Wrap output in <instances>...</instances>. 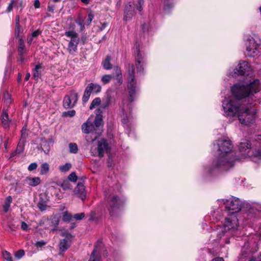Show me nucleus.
Masks as SVG:
<instances>
[{"label": "nucleus", "instance_id": "nucleus-31", "mask_svg": "<svg viewBox=\"0 0 261 261\" xmlns=\"http://www.w3.org/2000/svg\"><path fill=\"white\" fill-rule=\"evenodd\" d=\"M4 100L5 104L8 107L12 102L11 95L8 92H6L4 94Z\"/></svg>", "mask_w": 261, "mask_h": 261}, {"label": "nucleus", "instance_id": "nucleus-32", "mask_svg": "<svg viewBox=\"0 0 261 261\" xmlns=\"http://www.w3.org/2000/svg\"><path fill=\"white\" fill-rule=\"evenodd\" d=\"M24 48H25V45H24L23 41L22 40H20V43H19V46L18 48V51L19 55L20 56H22V55L24 54V53H25ZM21 60H22V57H21Z\"/></svg>", "mask_w": 261, "mask_h": 261}, {"label": "nucleus", "instance_id": "nucleus-21", "mask_svg": "<svg viewBox=\"0 0 261 261\" xmlns=\"http://www.w3.org/2000/svg\"><path fill=\"white\" fill-rule=\"evenodd\" d=\"M24 142L20 141L17 146L16 149L11 153L10 158H12L17 154H20L24 150Z\"/></svg>", "mask_w": 261, "mask_h": 261}, {"label": "nucleus", "instance_id": "nucleus-13", "mask_svg": "<svg viewBox=\"0 0 261 261\" xmlns=\"http://www.w3.org/2000/svg\"><path fill=\"white\" fill-rule=\"evenodd\" d=\"M123 107L122 108V123L123 124H127L130 121L132 116L130 114H127V112H129L130 109V105L128 103L127 100H124L123 101Z\"/></svg>", "mask_w": 261, "mask_h": 261}, {"label": "nucleus", "instance_id": "nucleus-22", "mask_svg": "<svg viewBox=\"0 0 261 261\" xmlns=\"http://www.w3.org/2000/svg\"><path fill=\"white\" fill-rule=\"evenodd\" d=\"M25 182L30 186H36L40 184V179L38 177H35L33 178L27 177L25 179Z\"/></svg>", "mask_w": 261, "mask_h": 261}, {"label": "nucleus", "instance_id": "nucleus-34", "mask_svg": "<svg viewBox=\"0 0 261 261\" xmlns=\"http://www.w3.org/2000/svg\"><path fill=\"white\" fill-rule=\"evenodd\" d=\"M101 99L99 97L95 98L91 102L90 106V109L92 110L94 109L96 107L99 106L100 104Z\"/></svg>", "mask_w": 261, "mask_h": 261}, {"label": "nucleus", "instance_id": "nucleus-16", "mask_svg": "<svg viewBox=\"0 0 261 261\" xmlns=\"http://www.w3.org/2000/svg\"><path fill=\"white\" fill-rule=\"evenodd\" d=\"M251 149V144L250 142L244 139L239 145V149L241 152H243L245 156L249 155V153Z\"/></svg>", "mask_w": 261, "mask_h": 261}, {"label": "nucleus", "instance_id": "nucleus-40", "mask_svg": "<svg viewBox=\"0 0 261 261\" xmlns=\"http://www.w3.org/2000/svg\"><path fill=\"white\" fill-rule=\"evenodd\" d=\"M16 30H15V35L17 37H19L20 33L21 32V28L19 25V16H17V19L16 20Z\"/></svg>", "mask_w": 261, "mask_h": 261}, {"label": "nucleus", "instance_id": "nucleus-11", "mask_svg": "<svg viewBox=\"0 0 261 261\" xmlns=\"http://www.w3.org/2000/svg\"><path fill=\"white\" fill-rule=\"evenodd\" d=\"M252 69L249 63L246 61L240 62L238 67L234 70V73L236 75H246L251 74Z\"/></svg>", "mask_w": 261, "mask_h": 261}, {"label": "nucleus", "instance_id": "nucleus-45", "mask_svg": "<svg viewBox=\"0 0 261 261\" xmlns=\"http://www.w3.org/2000/svg\"><path fill=\"white\" fill-rule=\"evenodd\" d=\"M4 142V145L5 149H7V146L8 143V138L5 137L4 140H3V137L2 136H0V147L3 145V143Z\"/></svg>", "mask_w": 261, "mask_h": 261}, {"label": "nucleus", "instance_id": "nucleus-10", "mask_svg": "<svg viewBox=\"0 0 261 261\" xmlns=\"http://www.w3.org/2000/svg\"><path fill=\"white\" fill-rule=\"evenodd\" d=\"M108 208L111 216H114L119 209L121 201L115 195H110L108 197Z\"/></svg>", "mask_w": 261, "mask_h": 261}, {"label": "nucleus", "instance_id": "nucleus-54", "mask_svg": "<svg viewBox=\"0 0 261 261\" xmlns=\"http://www.w3.org/2000/svg\"><path fill=\"white\" fill-rule=\"evenodd\" d=\"M26 131H27L26 129H22V130H21V139H20V141L24 142L25 138H26L27 136Z\"/></svg>", "mask_w": 261, "mask_h": 261}, {"label": "nucleus", "instance_id": "nucleus-7", "mask_svg": "<svg viewBox=\"0 0 261 261\" xmlns=\"http://www.w3.org/2000/svg\"><path fill=\"white\" fill-rule=\"evenodd\" d=\"M127 72V86L129 96V101L132 102L134 100L136 88V81L135 78V67L134 65H129Z\"/></svg>", "mask_w": 261, "mask_h": 261}, {"label": "nucleus", "instance_id": "nucleus-58", "mask_svg": "<svg viewBox=\"0 0 261 261\" xmlns=\"http://www.w3.org/2000/svg\"><path fill=\"white\" fill-rule=\"evenodd\" d=\"M37 167V164L36 163H31L28 167V170L29 171H33L36 169Z\"/></svg>", "mask_w": 261, "mask_h": 261}, {"label": "nucleus", "instance_id": "nucleus-62", "mask_svg": "<svg viewBox=\"0 0 261 261\" xmlns=\"http://www.w3.org/2000/svg\"><path fill=\"white\" fill-rule=\"evenodd\" d=\"M117 80V82L116 84L118 85H120L122 83V76H119L115 78Z\"/></svg>", "mask_w": 261, "mask_h": 261}, {"label": "nucleus", "instance_id": "nucleus-43", "mask_svg": "<svg viewBox=\"0 0 261 261\" xmlns=\"http://www.w3.org/2000/svg\"><path fill=\"white\" fill-rule=\"evenodd\" d=\"M61 187L64 190H66L68 189H70L71 188V186L68 180L64 181L61 185Z\"/></svg>", "mask_w": 261, "mask_h": 261}, {"label": "nucleus", "instance_id": "nucleus-37", "mask_svg": "<svg viewBox=\"0 0 261 261\" xmlns=\"http://www.w3.org/2000/svg\"><path fill=\"white\" fill-rule=\"evenodd\" d=\"M2 255L3 258L7 261H13L12 257L10 252L6 250L3 251Z\"/></svg>", "mask_w": 261, "mask_h": 261}, {"label": "nucleus", "instance_id": "nucleus-52", "mask_svg": "<svg viewBox=\"0 0 261 261\" xmlns=\"http://www.w3.org/2000/svg\"><path fill=\"white\" fill-rule=\"evenodd\" d=\"M114 71H115V75H114V77H117L118 76H122V73H121V71L120 70V69L118 67H116L115 68H114Z\"/></svg>", "mask_w": 261, "mask_h": 261}, {"label": "nucleus", "instance_id": "nucleus-23", "mask_svg": "<svg viewBox=\"0 0 261 261\" xmlns=\"http://www.w3.org/2000/svg\"><path fill=\"white\" fill-rule=\"evenodd\" d=\"M70 244L69 241L66 239H63L60 240L59 244L60 250L61 252H64L69 247Z\"/></svg>", "mask_w": 261, "mask_h": 261}, {"label": "nucleus", "instance_id": "nucleus-28", "mask_svg": "<svg viewBox=\"0 0 261 261\" xmlns=\"http://www.w3.org/2000/svg\"><path fill=\"white\" fill-rule=\"evenodd\" d=\"M12 198L10 196H8L6 198V201L5 202V204L3 205L4 212L5 213L8 212V211L10 207V204L12 203Z\"/></svg>", "mask_w": 261, "mask_h": 261}, {"label": "nucleus", "instance_id": "nucleus-9", "mask_svg": "<svg viewBox=\"0 0 261 261\" xmlns=\"http://www.w3.org/2000/svg\"><path fill=\"white\" fill-rule=\"evenodd\" d=\"M254 251L250 249L249 243H245L242 249V253L240 255L239 261H261V255L257 257L252 256Z\"/></svg>", "mask_w": 261, "mask_h": 261}, {"label": "nucleus", "instance_id": "nucleus-3", "mask_svg": "<svg viewBox=\"0 0 261 261\" xmlns=\"http://www.w3.org/2000/svg\"><path fill=\"white\" fill-rule=\"evenodd\" d=\"M214 146L219 152L213 161L212 168H208L207 171L210 173L215 170L227 171L232 168L238 159L232 151L233 146L231 141L223 138L218 140L216 143H214Z\"/></svg>", "mask_w": 261, "mask_h": 261}, {"label": "nucleus", "instance_id": "nucleus-30", "mask_svg": "<svg viewBox=\"0 0 261 261\" xmlns=\"http://www.w3.org/2000/svg\"><path fill=\"white\" fill-rule=\"evenodd\" d=\"M111 58L108 56L103 62V67L106 70H109L112 68V65L110 63Z\"/></svg>", "mask_w": 261, "mask_h": 261}, {"label": "nucleus", "instance_id": "nucleus-2", "mask_svg": "<svg viewBox=\"0 0 261 261\" xmlns=\"http://www.w3.org/2000/svg\"><path fill=\"white\" fill-rule=\"evenodd\" d=\"M218 203L225 205V209L223 212L224 218H222V228L219 231L222 234H219L221 238L225 233H229L233 236L237 235L239 231V225L237 218V213L239 212L242 206V201L238 198L231 197L229 199L218 200Z\"/></svg>", "mask_w": 261, "mask_h": 261}, {"label": "nucleus", "instance_id": "nucleus-57", "mask_svg": "<svg viewBox=\"0 0 261 261\" xmlns=\"http://www.w3.org/2000/svg\"><path fill=\"white\" fill-rule=\"evenodd\" d=\"M143 4V0H138V5L136 6V8L139 11L142 10V5Z\"/></svg>", "mask_w": 261, "mask_h": 261}, {"label": "nucleus", "instance_id": "nucleus-24", "mask_svg": "<svg viewBox=\"0 0 261 261\" xmlns=\"http://www.w3.org/2000/svg\"><path fill=\"white\" fill-rule=\"evenodd\" d=\"M91 127V122L88 119L86 122L84 123L82 125V132L85 134H89L91 132L92 129H90Z\"/></svg>", "mask_w": 261, "mask_h": 261}, {"label": "nucleus", "instance_id": "nucleus-64", "mask_svg": "<svg viewBox=\"0 0 261 261\" xmlns=\"http://www.w3.org/2000/svg\"><path fill=\"white\" fill-rule=\"evenodd\" d=\"M47 10L49 12H54V6H51L49 4L47 7Z\"/></svg>", "mask_w": 261, "mask_h": 261}, {"label": "nucleus", "instance_id": "nucleus-17", "mask_svg": "<svg viewBox=\"0 0 261 261\" xmlns=\"http://www.w3.org/2000/svg\"><path fill=\"white\" fill-rule=\"evenodd\" d=\"M74 194L82 200L86 198V194L85 191V187L82 183H78L74 190Z\"/></svg>", "mask_w": 261, "mask_h": 261}, {"label": "nucleus", "instance_id": "nucleus-25", "mask_svg": "<svg viewBox=\"0 0 261 261\" xmlns=\"http://www.w3.org/2000/svg\"><path fill=\"white\" fill-rule=\"evenodd\" d=\"M87 87H90V90L91 92L97 93L100 92L101 90V86L97 84L90 83Z\"/></svg>", "mask_w": 261, "mask_h": 261}, {"label": "nucleus", "instance_id": "nucleus-63", "mask_svg": "<svg viewBox=\"0 0 261 261\" xmlns=\"http://www.w3.org/2000/svg\"><path fill=\"white\" fill-rule=\"evenodd\" d=\"M40 3L39 0H35L34 6L35 8H39L40 7Z\"/></svg>", "mask_w": 261, "mask_h": 261}, {"label": "nucleus", "instance_id": "nucleus-26", "mask_svg": "<svg viewBox=\"0 0 261 261\" xmlns=\"http://www.w3.org/2000/svg\"><path fill=\"white\" fill-rule=\"evenodd\" d=\"M59 223V218L58 217H54L49 221V225L53 227L51 231H55L57 230V227Z\"/></svg>", "mask_w": 261, "mask_h": 261}, {"label": "nucleus", "instance_id": "nucleus-44", "mask_svg": "<svg viewBox=\"0 0 261 261\" xmlns=\"http://www.w3.org/2000/svg\"><path fill=\"white\" fill-rule=\"evenodd\" d=\"M7 226L9 228L8 231H15L17 228V226L15 224L13 223L10 221L8 222Z\"/></svg>", "mask_w": 261, "mask_h": 261}, {"label": "nucleus", "instance_id": "nucleus-42", "mask_svg": "<svg viewBox=\"0 0 261 261\" xmlns=\"http://www.w3.org/2000/svg\"><path fill=\"white\" fill-rule=\"evenodd\" d=\"M24 251L22 249H20L15 252V257L17 259H20L24 255Z\"/></svg>", "mask_w": 261, "mask_h": 261}, {"label": "nucleus", "instance_id": "nucleus-14", "mask_svg": "<svg viewBox=\"0 0 261 261\" xmlns=\"http://www.w3.org/2000/svg\"><path fill=\"white\" fill-rule=\"evenodd\" d=\"M135 5L133 2H129L126 5L124 9V20L127 21L130 20L134 15Z\"/></svg>", "mask_w": 261, "mask_h": 261}, {"label": "nucleus", "instance_id": "nucleus-20", "mask_svg": "<svg viewBox=\"0 0 261 261\" xmlns=\"http://www.w3.org/2000/svg\"><path fill=\"white\" fill-rule=\"evenodd\" d=\"M89 261H101V257L97 246L93 249Z\"/></svg>", "mask_w": 261, "mask_h": 261}, {"label": "nucleus", "instance_id": "nucleus-27", "mask_svg": "<svg viewBox=\"0 0 261 261\" xmlns=\"http://www.w3.org/2000/svg\"><path fill=\"white\" fill-rule=\"evenodd\" d=\"M91 92H92L90 90V87L87 86L84 91V93L82 97V100L83 102L85 103L88 101Z\"/></svg>", "mask_w": 261, "mask_h": 261}, {"label": "nucleus", "instance_id": "nucleus-8", "mask_svg": "<svg viewBox=\"0 0 261 261\" xmlns=\"http://www.w3.org/2000/svg\"><path fill=\"white\" fill-rule=\"evenodd\" d=\"M65 35L68 38V39H67L69 42L67 50L70 54H73L77 51V45L80 42L78 34L72 30L66 31Z\"/></svg>", "mask_w": 261, "mask_h": 261}, {"label": "nucleus", "instance_id": "nucleus-61", "mask_svg": "<svg viewBox=\"0 0 261 261\" xmlns=\"http://www.w3.org/2000/svg\"><path fill=\"white\" fill-rule=\"evenodd\" d=\"M41 32L39 30H37L34 32H33L31 34V35L34 37H38L40 34Z\"/></svg>", "mask_w": 261, "mask_h": 261}, {"label": "nucleus", "instance_id": "nucleus-56", "mask_svg": "<svg viewBox=\"0 0 261 261\" xmlns=\"http://www.w3.org/2000/svg\"><path fill=\"white\" fill-rule=\"evenodd\" d=\"M46 244V243L45 241H44L43 240H41V241H37L35 243V246L37 247H42L43 246L45 245Z\"/></svg>", "mask_w": 261, "mask_h": 261}, {"label": "nucleus", "instance_id": "nucleus-36", "mask_svg": "<svg viewBox=\"0 0 261 261\" xmlns=\"http://www.w3.org/2000/svg\"><path fill=\"white\" fill-rule=\"evenodd\" d=\"M69 151L71 153H76L78 151V147L76 143H70L69 144Z\"/></svg>", "mask_w": 261, "mask_h": 261}, {"label": "nucleus", "instance_id": "nucleus-41", "mask_svg": "<svg viewBox=\"0 0 261 261\" xmlns=\"http://www.w3.org/2000/svg\"><path fill=\"white\" fill-rule=\"evenodd\" d=\"M72 215L68 212H64L63 215L62 219L65 222H69L72 219Z\"/></svg>", "mask_w": 261, "mask_h": 261}, {"label": "nucleus", "instance_id": "nucleus-49", "mask_svg": "<svg viewBox=\"0 0 261 261\" xmlns=\"http://www.w3.org/2000/svg\"><path fill=\"white\" fill-rule=\"evenodd\" d=\"M256 158L261 159V150L256 151L253 154V160L254 162H256L255 160Z\"/></svg>", "mask_w": 261, "mask_h": 261}, {"label": "nucleus", "instance_id": "nucleus-18", "mask_svg": "<svg viewBox=\"0 0 261 261\" xmlns=\"http://www.w3.org/2000/svg\"><path fill=\"white\" fill-rule=\"evenodd\" d=\"M101 112L100 109H97L96 110V117L94 120V124L95 127L100 132V127L102 125V116L100 115V113Z\"/></svg>", "mask_w": 261, "mask_h": 261}, {"label": "nucleus", "instance_id": "nucleus-6", "mask_svg": "<svg viewBox=\"0 0 261 261\" xmlns=\"http://www.w3.org/2000/svg\"><path fill=\"white\" fill-rule=\"evenodd\" d=\"M245 44L247 56L255 57L260 53V41L251 36H247L245 40Z\"/></svg>", "mask_w": 261, "mask_h": 261}, {"label": "nucleus", "instance_id": "nucleus-38", "mask_svg": "<svg viewBox=\"0 0 261 261\" xmlns=\"http://www.w3.org/2000/svg\"><path fill=\"white\" fill-rule=\"evenodd\" d=\"M41 68V66L39 65H37L34 70L33 72V77L35 80H37L40 75V73L39 72V70Z\"/></svg>", "mask_w": 261, "mask_h": 261}, {"label": "nucleus", "instance_id": "nucleus-4", "mask_svg": "<svg viewBox=\"0 0 261 261\" xmlns=\"http://www.w3.org/2000/svg\"><path fill=\"white\" fill-rule=\"evenodd\" d=\"M256 110L251 106H244L238 113L237 118L240 123L243 125H250L253 124L256 118Z\"/></svg>", "mask_w": 261, "mask_h": 261}, {"label": "nucleus", "instance_id": "nucleus-29", "mask_svg": "<svg viewBox=\"0 0 261 261\" xmlns=\"http://www.w3.org/2000/svg\"><path fill=\"white\" fill-rule=\"evenodd\" d=\"M49 169V166L48 163H43L41 166L40 169V173L42 175H44L46 174Z\"/></svg>", "mask_w": 261, "mask_h": 261}, {"label": "nucleus", "instance_id": "nucleus-53", "mask_svg": "<svg viewBox=\"0 0 261 261\" xmlns=\"http://www.w3.org/2000/svg\"><path fill=\"white\" fill-rule=\"evenodd\" d=\"M75 114V111L74 110H70L64 113L63 115L64 116H70L72 117Z\"/></svg>", "mask_w": 261, "mask_h": 261}, {"label": "nucleus", "instance_id": "nucleus-60", "mask_svg": "<svg viewBox=\"0 0 261 261\" xmlns=\"http://www.w3.org/2000/svg\"><path fill=\"white\" fill-rule=\"evenodd\" d=\"M61 236L65 237L67 239H70L72 237L71 234L67 231L62 232Z\"/></svg>", "mask_w": 261, "mask_h": 261}, {"label": "nucleus", "instance_id": "nucleus-1", "mask_svg": "<svg viewBox=\"0 0 261 261\" xmlns=\"http://www.w3.org/2000/svg\"><path fill=\"white\" fill-rule=\"evenodd\" d=\"M261 84L258 80H254L246 85L236 84L231 87V93L236 99L231 97H225L222 102V108L224 115L229 119H236L238 113L244 105H241L239 100L246 99L248 103L251 104L252 100L249 101L250 96L259 91Z\"/></svg>", "mask_w": 261, "mask_h": 261}, {"label": "nucleus", "instance_id": "nucleus-15", "mask_svg": "<svg viewBox=\"0 0 261 261\" xmlns=\"http://www.w3.org/2000/svg\"><path fill=\"white\" fill-rule=\"evenodd\" d=\"M135 55H136V58L137 60V73H141L143 71V65H144V62H143V57L142 55V54H140V50L138 47H136V50H135Z\"/></svg>", "mask_w": 261, "mask_h": 261}, {"label": "nucleus", "instance_id": "nucleus-47", "mask_svg": "<svg viewBox=\"0 0 261 261\" xmlns=\"http://www.w3.org/2000/svg\"><path fill=\"white\" fill-rule=\"evenodd\" d=\"M90 129H92L90 133L99 134L100 132L95 127V125L91 122V127H90Z\"/></svg>", "mask_w": 261, "mask_h": 261}, {"label": "nucleus", "instance_id": "nucleus-59", "mask_svg": "<svg viewBox=\"0 0 261 261\" xmlns=\"http://www.w3.org/2000/svg\"><path fill=\"white\" fill-rule=\"evenodd\" d=\"M21 228L23 230L27 231L29 228V225L25 222H22Z\"/></svg>", "mask_w": 261, "mask_h": 261}, {"label": "nucleus", "instance_id": "nucleus-48", "mask_svg": "<svg viewBox=\"0 0 261 261\" xmlns=\"http://www.w3.org/2000/svg\"><path fill=\"white\" fill-rule=\"evenodd\" d=\"M172 0H168V2L164 6L165 10H169L173 7Z\"/></svg>", "mask_w": 261, "mask_h": 261}, {"label": "nucleus", "instance_id": "nucleus-39", "mask_svg": "<svg viewBox=\"0 0 261 261\" xmlns=\"http://www.w3.org/2000/svg\"><path fill=\"white\" fill-rule=\"evenodd\" d=\"M112 79V75L111 74H106L102 76L101 82L103 84H108Z\"/></svg>", "mask_w": 261, "mask_h": 261}, {"label": "nucleus", "instance_id": "nucleus-19", "mask_svg": "<svg viewBox=\"0 0 261 261\" xmlns=\"http://www.w3.org/2000/svg\"><path fill=\"white\" fill-rule=\"evenodd\" d=\"M2 123L4 128H7L9 127L11 120L9 118L8 113L3 110L2 114Z\"/></svg>", "mask_w": 261, "mask_h": 261}, {"label": "nucleus", "instance_id": "nucleus-5", "mask_svg": "<svg viewBox=\"0 0 261 261\" xmlns=\"http://www.w3.org/2000/svg\"><path fill=\"white\" fill-rule=\"evenodd\" d=\"M97 137L95 136L92 140V145L90 148V152L92 155L94 156H98L102 158L104 154L107 151L109 145L106 140L100 139L96 140Z\"/></svg>", "mask_w": 261, "mask_h": 261}, {"label": "nucleus", "instance_id": "nucleus-12", "mask_svg": "<svg viewBox=\"0 0 261 261\" xmlns=\"http://www.w3.org/2000/svg\"><path fill=\"white\" fill-rule=\"evenodd\" d=\"M78 99V94L72 91L69 95L65 96L63 100V106L66 109L73 108Z\"/></svg>", "mask_w": 261, "mask_h": 261}, {"label": "nucleus", "instance_id": "nucleus-55", "mask_svg": "<svg viewBox=\"0 0 261 261\" xmlns=\"http://www.w3.org/2000/svg\"><path fill=\"white\" fill-rule=\"evenodd\" d=\"M94 18V14L91 11L88 13V19L87 20V24H89Z\"/></svg>", "mask_w": 261, "mask_h": 261}, {"label": "nucleus", "instance_id": "nucleus-51", "mask_svg": "<svg viewBox=\"0 0 261 261\" xmlns=\"http://www.w3.org/2000/svg\"><path fill=\"white\" fill-rule=\"evenodd\" d=\"M85 216L84 213L76 214L74 215L73 218L76 220H80L82 219Z\"/></svg>", "mask_w": 261, "mask_h": 261}, {"label": "nucleus", "instance_id": "nucleus-46", "mask_svg": "<svg viewBox=\"0 0 261 261\" xmlns=\"http://www.w3.org/2000/svg\"><path fill=\"white\" fill-rule=\"evenodd\" d=\"M77 178V176L75 172H72L68 176V179L72 182L76 181Z\"/></svg>", "mask_w": 261, "mask_h": 261}, {"label": "nucleus", "instance_id": "nucleus-35", "mask_svg": "<svg viewBox=\"0 0 261 261\" xmlns=\"http://www.w3.org/2000/svg\"><path fill=\"white\" fill-rule=\"evenodd\" d=\"M42 150L45 152V153L47 154L49 151L50 147L49 145V143L46 141H42L41 146Z\"/></svg>", "mask_w": 261, "mask_h": 261}, {"label": "nucleus", "instance_id": "nucleus-50", "mask_svg": "<svg viewBox=\"0 0 261 261\" xmlns=\"http://www.w3.org/2000/svg\"><path fill=\"white\" fill-rule=\"evenodd\" d=\"M38 207L40 211H44L46 209V204L42 202H39Z\"/></svg>", "mask_w": 261, "mask_h": 261}, {"label": "nucleus", "instance_id": "nucleus-33", "mask_svg": "<svg viewBox=\"0 0 261 261\" xmlns=\"http://www.w3.org/2000/svg\"><path fill=\"white\" fill-rule=\"evenodd\" d=\"M71 164L69 163H67L63 165L59 166V169L60 171L62 172H66L69 171L71 168Z\"/></svg>", "mask_w": 261, "mask_h": 261}]
</instances>
